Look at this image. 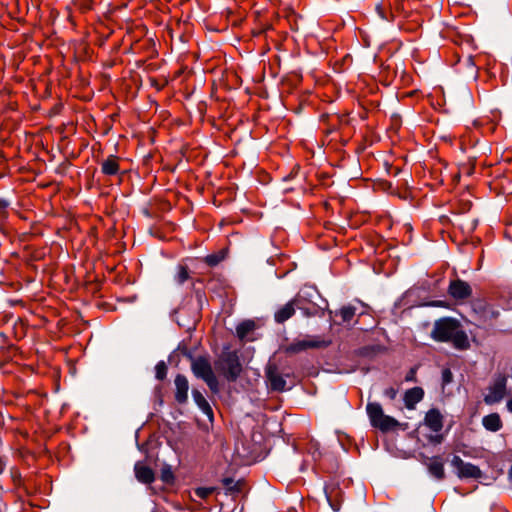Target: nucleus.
Here are the masks:
<instances>
[{
	"label": "nucleus",
	"mask_w": 512,
	"mask_h": 512,
	"mask_svg": "<svg viewBox=\"0 0 512 512\" xmlns=\"http://www.w3.org/2000/svg\"><path fill=\"white\" fill-rule=\"evenodd\" d=\"M452 465L457 470L460 478H479L481 477L480 469L471 463L464 462L459 456L455 455L452 459Z\"/></svg>",
	"instance_id": "obj_8"
},
{
	"label": "nucleus",
	"mask_w": 512,
	"mask_h": 512,
	"mask_svg": "<svg viewBox=\"0 0 512 512\" xmlns=\"http://www.w3.org/2000/svg\"><path fill=\"white\" fill-rule=\"evenodd\" d=\"M366 410L372 426L383 432L392 430L399 425L395 418L384 414L381 405L377 402H369Z\"/></svg>",
	"instance_id": "obj_2"
},
{
	"label": "nucleus",
	"mask_w": 512,
	"mask_h": 512,
	"mask_svg": "<svg viewBox=\"0 0 512 512\" xmlns=\"http://www.w3.org/2000/svg\"><path fill=\"white\" fill-rule=\"evenodd\" d=\"M482 425L490 432H497L502 429L503 422L498 413H491L483 417Z\"/></svg>",
	"instance_id": "obj_16"
},
{
	"label": "nucleus",
	"mask_w": 512,
	"mask_h": 512,
	"mask_svg": "<svg viewBox=\"0 0 512 512\" xmlns=\"http://www.w3.org/2000/svg\"><path fill=\"white\" fill-rule=\"evenodd\" d=\"M335 489L336 488H335V486L333 484L326 485L325 488H324V492H325V495H326V499L330 503L331 507L334 510H337V507L333 504V501H334L333 492H334Z\"/></svg>",
	"instance_id": "obj_25"
},
{
	"label": "nucleus",
	"mask_w": 512,
	"mask_h": 512,
	"mask_svg": "<svg viewBox=\"0 0 512 512\" xmlns=\"http://www.w3.org/2000/svg\"><path fill=\"white\" fill-rule=\"evenodd\" d=\"M215 366L227 380L235 381L242 371V366L235 352H224L216 361Z\"/></svg>",
	"instance_id": "obj_3"
},
{
	"label": "nucleus",
	"mask_w": 512,
	"mask_h": 512,
	"mask_svg": "<svg viewBox=\"0 0 512 512\" xmlns=\"http://www.w3.org/2000/svg\"><path fill=\"white\" fill-rule=\"evenodd\" d=\"M134 471L137 480L144 484H150L155 479L153 470L142 462L135 464Z\"/></svg>",
	"instance_id": "obj_14"
},
{
	"label": "nucleus",
	"mask_w": 512,
	"mask_h": 512,
	"mask_svg": "<svg viewBox=\"0 0 512 512\" xmlns=\"http://www.w3.org/2000/svg\"><path fill=\"white\" fill-rule=\"evenodd\" d=\"M192 396L199 409L209 418V420L212 421L213 410L203 394L200 391L194 389L192 391Z\"/></svg>",
	"instance_id": "obj_18"
},
{
	"label": "nucleus",
	"mask_w": 512,
	"mask_h": 512,
	"mask_svg": "<svg viewBox=\"0 0 512 512\" xmlns=\"http://www.w3.org/2000/svg\"><path fill=\"white\" fill-rule=\"evenodd\" d=\"M220 261V258L216 255H208L206 258H205V262L209 265V266H215L219 263Z\"/></svg>",
	"instance_id": "obj_30"
},
{
	"label": "nucleus",
	"mask_w": 512,
	"mask_h": 512,
	"mask_svg": "<svg viewBox=\"0 0 512 512\" xmlns=\"http://www.w3.org/2000/svg\"><path fill=\"white\" fill-rule=\"evenodd\" d=\"M296 305L294 304V298L280 307L274 315V319L277 323H284L290 319L295 313Z\"/></svg>",
	"instance_id": "obj_15"
},
{
	"label": "nucleus",
	"mask_w": 512,
	"mask_h": 512,
	"mask_svg": "<svg viewBox=\"0 0 512 512\" xmlns=\"http://www.w3.org/2000/svg\"><path fill=\"white\" fill-rule=\"evenodd\" d=\"M424 397V390L421 387L408 389L404 394V403L407 409H414Z\"/></svg>",
	"instance_id": "obj_13"
},
{
	"label": "nucleus",
	"mask_w": 512,
	"mask_h": 512,
	"mask_svg": "<svg viewBox=\"0 0 512 512\" xmlns=\"http://www.w3.org/2000/svg\"><path fill=\"white\" fill-rule=\"evenodd\" d=\"M232 482H233V480H232V479H230V478H225V479L223 480L224 485H225V486H227V487H228Z\"/></svg>",
	"instance_id": "obj_34"
},
{
	"label": "nucleus",
	"mask_w": 512,
	"mask_h": 512,
	"mask_svg": "<svg viewBox=\"0 0 512 512\" xmlns=\"http://www.w3.org/2000/svg\"><path fill=\"white\" fill-rule=\"evenodd\" d=\"M453 380V374L451 372L450 369H444L442 371V382H443V385H447L449 383H451Z\"/></svg>",
	"instance_id": "obj_27"
},
{
	"label": "nucleus",
	"mask_w": 512,
	"mask_h": 512,
	"mask_svg": "<svg viewBox=\"0 0 512 512\" xmlns=\"http://www.w3.org/2000/svg\"><path fill=\"white\" fill-rule=\"evenodd\" d=\"M211 493V488H197L195 491V494L202 499L208 497Z\"/></svg>",
	"instance_id": "obj_28"
},
{
	"label": "nucleus",
	"mask_w": 512,
	"mask_h": 512,
	"mask_svg": "<svg viewBox=\"0 0 512 512\" xmlns=\"http://www.w3.org/2000/svg\"><path fill=\"white\" fill-rule=\"evenodd\" d=\"M397 394H398V390L393 387H389V388L385 389V391H384V395L391 400H394L396 398Z\"/></svg>",
	"instance_id": "obj_29"
},
{
	"label": "nucleus",
	"mask_w": 512,
	"mask_h": 512,
	"mask_svg": "<svg viewBox=\"0 0 512 512\" xmlns=\"http://www.w3.org/2000/svg\"><path fill=\"white\" fill-rule=\"evenodd\" d=\"M508 378L504 374H495L487 387V393L484 395V402L487 405L500 403L507 395Z\"/></svg>",
	"instance_id": "obj_4"
},
{
	"label": "nucleus",
	"mask_w": 512,
	"mask_h": 512,
	"mask_svg": "<svg viewBox=\"0 0 512 512\" xmlns=\"http://www.w3.org/2000/svg\"><path fill=\"white\" fill-rule=\"evenodd\" d=\"M166 375H167V366H166L165 362L164 361L158 362L155 366V377L158 380H163V379H165Z\"/></svg>",
	"instance_id": "obj_24"
},
{
	"label": "nucleus",
	"mask_w": 512,
	"mask_h": 512,
	"mask_svg": "<svg viewBox=\"0 0 512 512\" xmlns=\"http://www.w3.org/2000/svg\"><path fill=\"white\" fill-rule=\"evenodd\" d=\"M191 370L193 374L202 379L214 393L219 391V383L207 357H191Z\"/></svg>",
	"instance_id": "obj_1"
},
{
	"label": "nucleus",
	"mask_w": 512,
	"mask_h": 512,
	"mask_svg": "<svg viewBox=\"0 0 512 512\" xmlns=\"http://www.w3.org/2000/svg\"><path fill=\"white\" fill-rule=\"evenodd\" d=\"M448 293L455 300H466L472 295V288L467 282L457 279L450 282Z\"/></svg>",
	"instance_id": "obj_9"
},
{
	"label": "nucleus",
	"mask_w": 512,
	"mask_h": 512,
	"mask_svg": "<svg viewBox=\"0 0 512 512\" xmlns=\"http://www.w3.org/2000/svg\"><path fill=\"white\" fill-rule=\"evenodd\" d=\"M294 304L296 305V308L302 311L305 316H312L315 313V307L309 306V304L306 301V298L302 293H298L294 297Z\"/></svg>",
	"instance_id": "obj_21"
},
{
	"label": "nucleus",
	"mask_w": 512,
	"mask_h": 512,
	"mask_svg": "<svg viewBox=\"0 0 512 512\" xmlns=\"http://www.w3.org/2000/svg\"><path fill=\"white\" fill-rule=\"evenodd\" d=\"M162 479H163L164 481H168V474H165V473H164V474L162 475Z\"/></svg>",
	"instance_id": "obj_36"
},
{
	"label": "nucleus",
	"mask_w": 512,
	"mask_h": 512,
	"mask_svg": "<svg viewBox=\"0 0 512 512\" xmlns=\"http://www.w3.org/2000/svg\"><path fill=\"white\" fill-rule=\"evenodd\" d=\"M266 379L268 387L272 391L283 392L286 389V380L275 364H268L266 367Z\"/></svg>",
	"instance_id": "obj_7"
},
{
	"label": "nucleus",
	"mask_w": 512,
	"mask_h": 512,
	"mask_svg": "<svg viewBox=\"0 0 512 512\" xmlns=\"http://www.w3.org/2000/svg\"><path fill=\"white\" fill-rule=\"evenodd\" d=\"M425 424L433 432H440L443 428V417L437 409H431L426 413Z\"/></svg>",
	"instance_id": "obj_11"
},
{
	"label": "nucleus",
	"mask_w": 512,
	"mask_h": 512,
	"mask_svg": "<svg viewBox=\"0 0 512 512\" xmlns=\"http://www.w3.org/2000/svg\"><path fill=\"white\" fill-rule=\"evenodd\" d=\"M175 400L179 404H184L188 400L189 382L186 376L182 374L176 375L174 379Z\"/></svg>",
	"instance_id": "obj_10"
},
{
	"label": "nucleus",
	"mask_w": 512,
	"mask_h": 512,
	"mask_svg": "<svg viewBox=\"0 0 512 512\" xmlns=\"http://www.w3.org/2000/svg\"><path fill=\"white\" fill-rule=\"evenodd\" d=\"M120 170V158L116 155H109L101 163V172L107 176H114Z\"/></svg>",
	"instance_id": "obj_12"
},
{
	"label": "nucleus",
	"mask_w": 512,
	"mask_h": 512,
	"mask_svg": "<svg viewBox=\"0 0 512 512\" xmlns=\"http://www.w3.org/2000/svg\"><path fill=\"white\" fill-rule=\"evenodd\" d=\"M459 327V321L456 319L442 318L435 322L432 338L439 342H449Z\"/></svg>",
	"instance_id": "obj_5"
},
{
	"label": "nucleus",
	"mask_w": 512,
	"mask_h": 512,
	"mask_svg": "<svg viewBox=\"0 0 512 512\" xmlns=\"http://www.w3.org/2000/svg\"><path fill=\"white\" fill-rule=\"evenodd\" d=\"M330 343V340H325L321 336H308L305 339L296 340L289 344L286 348V351L288 353L295 354L307 349L325 348L329 346Z\"/></svg>",
	"instance_id": "obj_6"
},
{
	"label": "nucleus",
	"mask_w": 512,
	"mask_h": 512,
	"mask_svg": "<svg viewBox=\"0 0 512 512\" xmlns=\"http://www.w3.org/2000/svg\"><path fill=\"white\" fill-rule=\"evenodd\" d=\"M256 328V324L252 320H245L237 325L236 327V335L241 340H248V336L252 333Z\"/></svg>",
	"instance_id": "obj_19"
},
{
	"label": "nucleus",
	"mask_w": 512,
	"mask_h": 512,
	"mask_svg": "<svg viewBox=\"0 0 512 512\" xmlns=\"http://www.w3.org/2000/svg\"><path fill=\"white\" fill-rule=\"evenodd\" d=\"M507 410L512 413V397L506 403Z\"/></svg>",
	"instance_id": "obj_33"
},
{
	"label": "nucleus",
	"mask_w": 512,
	"mask_h": 512,
	"mask_svg": "<svg viewBox=\"0 0 512 512\" xmlns=\"http://www.w3.org/2000/svg\"><path fill=\"white\" fill-rule=\"evenodd\" d=\"M189 278L188 268L186 266L180 265L178 267V272L175 276V280L178 284H183Z\"/></svg>",
	"instance_id": "obj_23"
},
{
	"label": "nucleus",
	"mask_w": 512,
	"mask_h": 512,
	"mask_svg": "<svg viewBox=\"0 0 512 512\" xmlns=\"http://www.w3.org/2000/svg\"><path fill=\"white\" fill-rule=\"evenodd\" d=\"M465 63L467 65L468 69H469L470 76H472L473 78H476V76H477V69H476L473 57L472 56L467 57L466 60H465Z\"/></svg>",
	"instance_id": "obj_26"
},
{
	"label": "nucleus",
	"mask_w": 512,
	"mask_h": 512,
	"mask_svg": "<svg viewBox=\"0 0 512 512\" xmlns=\"http://www.w3.org/2000/svg\"><path fill=\"white\" fill-rule=\"evenodd\" d=\"M449 342H452L453 346L459 350H466L470 347L468 336L465 331L460 329V327Z\"/></svg>",
	"instance_id": "obj_20"
},
{
	"label": "nucleus",
	"mask_w": 512,
	"mask_h": 512,
	"mask_svg": "<svg viewBox=\"0 0 512 512\" xmlns=\"http://www.w3.org/2000/svg\"><path fill=\"white\" fill-rule=\"evenodd\" d=\"M356 309L351 305L343 306L339 310V315L343 322H350L355 316Z\"/></svg>",
	"instance_id": "obj_22"
},
{
	"label": "nucleus",
	"mask_w": 512,
	"mask_h": 512,
	"mask_svg": "<svg viewBox=\"0 0 512 512\" xmlns=\"http://www.w3.org/2000/svg\"><path fill=\"white\" fill-rule=\"evenodd\" d=\"M435 441H436L437 443H440V442L442 441V437H441V436H436V437H435Z\"/></svg>",
	"instance_id": "obj_35"
},
{
	"label": "nucleus",
	"mask_w": 512,
	"mask_h": 512,
	"mask_svg": "<svg viewBox=\"0 0 512 512\" xmlns=\"http://www.w3.org/2000/svg\"><path fill=\"white\" fill-rule=\"evenodd\" d=\"M429 473L438 480H441L445 476L444 463L440 457H432L427 463Z\"/></svg>",
	"instance_id": "obj_17"
},
{
	"label": "nucleus",
	"mask_w": 512,
	"mask_h": 512,
	"mask_svg": "<svg viewBox=\"0 0 512 512\" xmlns=\"http://www.w3.org/2000/svg\"><path fill=\"white\" fill-rule=\"evenodd\" d=\"M492 314H493L494 317L498 316V312H493Z\"/></svg>",
	"instance_id": "obj_37"
},
{
	"label": "nucleus",
	"mask_w": 512,
	"mask_h": 512,
	"mask_svg": "<svg viewBox=\"0 0 512 512\" xmlns=\"http://www.w3.org/2000/svg\"><path fill=\"white\" fill-rule=\"evenodd\" d=\"M405 381L416 382V368H411L405 376Z\"/></svg>",
	"instance_id": "obj_31"
},
{
	"label": "nucleus",
	"mask_w": 512,
	"mask_h": 512,
	"mask_svg": "<svg viewBox=\"0 0 512 512\" xmlns=\"http://www.w3.org/2000/svg\"><path fill=\"white\" fill-rule=\"evenodd\" d=\"M9 206L8 201L4 199H0V213H4Z\"/></svg>",
	"instance_id": "obj_32"
}]
</instances>
